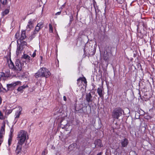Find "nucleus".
<instances>
[{
    "label": "nucleus",
    "mask_w": 155,
    "mask_h": 155,
    "mask_svg": "<svg viewBox=\"0 0 155 155\" xmlns=\"http://www.w3.org/2000/svg\"><path fill=\"white\" fill-rule=\"evenodd\" d=\"M97 93L100 97H103V89L101 87H99L97 89Z\"/></svg>",
    "instance_id": "nucleus-16"
},
{
    "label": "nucleus",
    "mask_w": 155,
    "mask_h": 155,
    "mask_svg": "<svg viewBox=\"0 0 155 155\" xmlns=\"http://www.w3.org/2000/svg\"><path fill=\"white\" fill-rule=\"evenodd\" d=\"M20 83V81H17L15 82L7 84V91L13 90L14 89L15 87Z\"/></svg>",
    "instance_id": "nucleus-7"
},
{
    "label": "nucleus",
    "mask_w": 155,
    "mask_h": 155,
    "mask_svg": "<svg viewBox=\"0 0 155 155\" xmlns=\"http://www.w3.org/2000/svg\"><path fill=\"white\" fill-rule=\"evenodd\" d=\"M6 74H5L6 77L8 78V77L9 75L10 74L9 70H7V71H6Z\"/></svg>",
    "instance_id": "nucleus-30"
},
{
    "label": "nucleus",
    "mask_w": 155,
    "mask_h": 155,
    "mask_svg": "<svg viewBox=\"0 0 155 155\" xmlns=\"http://www.w3.org/2000/svg\"><path fill=\"white\" fill-rule=\"evenodd\" d=\"M24 47H21L20 45H18L16 51V54L18 56L19 54L21 53L23 51Z\"/></svg>",
    "instance_id": "nucleus-12"
},
{
    "label": "nucleus",
    "mask_w": 155,
    "mask_h": 155,
    "mask_svg": "<svg viewBox=\"0 0 155 155\" xmlns=\"http://www.w3.org/2000/svg\"><path fill=\"white\" fill-rule=\"evenodd\" d=\"M94 144H95V147H101L103 146L101 140L100 139H98L95 140L94 142Z\"/></svg>",
    "instance_id": "nucleus-9"
},
{
    "label": "nucleus",
    "mask_w": 155,
    "mask_h": 155,
    "mask_svg": "<svg viewBox=\"0 0 155 155\" xmlns=\"http://www.w3.org/2000/svg\"><path fill=\"white\" fill-rule=\"evenodd\" d=\"M102 58L106 61H107V62H108L109 60V56L107 52L105 53V52H104Z\"/></svg>",
    "instance_id": "nucleus-17"
},
{
    "label": "nucleus",
    "mask_w": 155,
    "mask_h": 155,
    "mask_svg": "<svg viewBox=\"0 0 155 155\" xmlns=\"http://www.w3.org/2000/svg\"><path fill=\"white\" fill-rule=\"evenodd\" d=\"M83 81V78H80L78 79L77 80V84L79 85H80L81 84L82 82Z\"/></svg>",
    "instance_id": "nucleus-23"
},
{
    "label": "nucleus",
    "mask_w": 155,
    "mask_h": 155,
    "mask_svg": "<svg viewBox=\"0 0 155 155\" xmlns=\"http://www.w3.org/2000/svg\"><path fill=\"white\" fill-rule=\"evenodd\" d=\"M121 144L122 147H126L128 144V140L126 138H124L121 140Z\"/></svg>",
    "instance_id": "nucleus-14"
},
{
    "label": "nucleus",
    "mask_w": 155,
    "mask_h": 155,
    "mask_svg": "<svg viewBox=\"0 0 155 155\" xmlns=\"http://www.w3.org/2000/svg\"><path fill=\"white\" fill-rule=\"evenodd\" d=\"M75 109H76V110L78 111L79 113H82V112H83V109H82V108H81V109H80L79 110L78 109V110H76V108Z\"/></svg>",
    "instance_id": "nucleus-34"
},
{
    "label": "nucleus",
    "mask_w": 155,
    "mask_h": 155,
    "mask_svg": "<svg viewBox=\"0 0 155 155\" xmlns=\"http://www.w3.org/2000/svg\"><path fill=\"white\" fill-rule=\"evenodd\" d=\"M2 102V98L0 96V104H1Z\"/></svg>",
    "instance_id": "nucleus-43"
},
{
    "label": "nucleus",
    "mask_w": 155,
    "mask_h": 155,
    "mask_svg": "<svg viewBox=\"0 0 155 155\" xmlns=\"http://www.w3.org/2000/svg\"><path fill=\"white\" fill-rule=\"evenodd\" d=\"M4 119V116L2 113L1 111L0 110V119L3 120Z\"/></svg>",
    "instance_id": "nucleus-29"
},
{
    "label": "nucleus",
    "mask_w": 155,
    "mask_h": 155,
    "mask_svg": "<svg viewBox=\"0 0 155 155\" xmlns=\"http://www.w3.org/2000/svg\"><path fill=\"white\" fill-rule=\"evenodd\" d=\"M103 154V152H101L98 153L97 155H102Z\"/></svg>",
    "instance_id": "nucleus-39"
},
{
    "label": "nucleus",
    "mask_w": 155,
    "mask_h": 155,
    "mask_svg": "<svg viewBox=\"0 0 155 155\" xmlns=\"http://www.w3.org/2000/svg\"><path fill=\"white\" fill-rule=\"evenodd\" d=\"M84 81L85 83H87L86 80L85 78H83L82 81Z\"/></svg>",
    "instance_id": "nucleus-38"
},
{
    "label": "nucleus",
    "mask_w": 155,
    "mask_h": 155,
    "mask_svg": "<svg viewBox=\"0 0 155 155\" xmlns=\"http://www.w3.org/2000/svg\"><path fill=\"white\" fill-rule=\"evenodd\" d=\"M63 121H64V120H61V122H60V124H61V125H63V126H65V124H63L62 123V122Z\"/></svg>",
    "instance_id": "nucleus-40"
},
{
    "label": "nucleus",
    "mask_w": 155,
    "mask_h": 155,
    "mask_svg": "<svg viewBox=\"0 0 155 155\" xmlns=\"http://www.w3.org/2000/svg\"><path fill=\"white\" fill-rule=\"evenodd\" d=\"M123 110L120 107H118L115 108L112 111V117L115 119H118L119 117L122 115Z\"/></svg>",
    "instance_id": "nucleus-4"
},
{
    "label": "nucleus",
    "mask_w": 155,
    "mask_h": 155,
    "mask_svg": "<svg viewBox=\"0 0 155 155\" xmlns=\"http://www.w3.org/2000/svg\"><path fill=\"white\" fill-rule=\"evenodd\" d=\"M20 114L21 111H17L15 114V118H18Z\"/></svg>",
    "instance_id": "nucleus-24"
},
{
    "label": "nucleus",
    "mask_w": 155,
    "mask_h": 155,
    "mask_svg": "<svg viewBox=\"0 0 155 155\" xmlns=\"http://www.w3.org/2000/svg\"><path fill=\"white\" fill-rule=\"evenodd\" d=\"M36 50H35L34 52H33L32 55L31 56H32L34 58L35 57L36 55Z\"/></svg>",
    "instance_id": "nucleus-35"
},
{
    "label": "nucleus",
    "mask_w": 155,
    "mask_h": 155,
    "mask_svg": "<svg viewBox=\"0 0 155 155\" xmlns=\"http://www.w3.org/2000/svg\"><path fill=\"white\" fill-rule=\"evenodd\" d=\"M21 58L25 60L27 62H30L31 61H32L30 56L26 54H23L21 57Z\"/></svg>",
    "instance_id": "nucleus-11"
},
{
    "label": "nucleus",
    "mask_w": 155,
    "mask_h": 155,
    "mask_svg": "<svg viewBox=\"0 0 155 155\" xmlns=\"http://www.w3.org/2000/svg\"><path fill=\"white\" fill-rule=\"evenodd\" d=\"M35 111H33V112H34V113H35Z\"/></svg>",
    "instance_id": "nucleus-48"
},
{
    "label": "nucleus",
    "mask_w": 155,
    "mask_h": 155,
    "mask_svg": "<svg viewBox=\"0 0 155 155\" xmlns=\"http://www.w3.org/2000/svg\"><path fill=\"white\" fill-rule=\"evenodd\" d=\"M24 64H22L19 59H17L14 65L13 63L11 60L10 61V63L9 64V68L14 71H21V70L22 67L23 66Z\"/></svg>",
    "instance_id": "nucleus-3"
},
{
    "label": "nucleus",
    "mask_w": 155,
    "mask_h": 155,
    "mask_svg": "<svg viewBox=\"0 0 155 155\" xmlns=\"http://www.w3.org/2000/svg\"><path fill=\"white\" fill-rule=\"evenodd\" d=\"M86 99L88 103H89L92 101V96L90 93H87L86 94Z\"/></svg>",
    "instance_id": "nucleus-13"
},
{
    "label": "nucleus",
    "mask_w": 155,
    "mask_h": 155,
    "mask_svg": "<svg viewBox=\"0 0 155 155\" xmlns=\"http://www.w3.org/2000/svg\"><path fill=\"white\" fill-rule=\"evenodd\" d=\"M33 21L31 19H30L29 20L28 25L26 26V29L28 31H29L33 27Z\"/></svg>",
    "instance_id": "nucleus-10"
},
{
    "label": "nucleus",
    "mask_w": 155,
    "mask_h": 155,
    "mask_svg": "<svg viewBox=\"0 0 155 155\" xmlns=\"http://www.w3.org/2000/svg\"><path fill=\"white\" fill-rule=\"evenodd\" d=\"M61 11L58 12L55 14V15H60L61 14Z\"/></svg>",
    "instance_id": "nucleus-36"
},
{
    "label": "nucleus",
    "mask_w": 155,
    "mask_h": 155,
    "mask_svg": "<svg viewBox=\"0 0 155 155\" xmlns=\"http://www.w3.org/2000/svg\"><path fill=\"white\" fill-rule=\"evenodd\" d=\"M75 147V145L74 143H72L68 147V150L70 151L73 150Z\"/></svg>",
    "instance_id": "nucleus-22"
},
{
    "label": "nucleus",
    "mask_w": 155,
    "mask_h": 155,
    "mask_svg": "<svg viewBox=\"0 0 155 155\" xmlns=\"http://www.w3.org/2000/svg\"><path fill=\"white\" fill-rule=\"evenodd\" d=\"M23 87H20L17 89V90L18 91H21L23 90Z\"/></svg>",
    "instance_id": "nucleus-33"
},
{
    "label": "nucleus",
    "mask_w": 155,
    "mask_h": 155,
    "mask_svg": "<svg viewBox=\"0 0 155 155\" xmlns=\"http://www.w3.org/2000/svg\"><path fill=\"white\" fill-rule=\"evenodd\" d=\"M5 125L4 124L2 126L0 130V137H3V135L5 134Z\"/></svg>",
    "instance_id": "nucleus-15"
},
{
    "label": "nucleus",
    "mask_w": 155,
    "mask_h": 155,
    "mask_svg": "<svg viewBox=\"0 0 155 155\" xmlns=\"http://www.w3.org/2000/svg\"><path fill=\"white\" fill-rule=\"evenodd\" d=\"M18 142L15 153L16 155H20L22 151V146L25 140L28 139V137L26 131L21 130L18 133L17 137Z\"/></svg>",
    "instance_id": "nucleus-1"
},
{
    "label": "nucleus",
    "mask_w": 155,
    "mask_h": 155,
    "mask_svg": "<svg viewBox=\"0 0 155 155\" xmlns=\"http://www.w3.org/2000/svg\"><path fill=\"white\" fill-rule=\"evenodd\" d=\"M14 131L13 128H11L10 130V134L9 136V138L8 141V143L9 146L11 144L12 141V138L13 137L12 134Z\"/></svg>",
    "instance_id": "nucleus-8"
},
{
    "label": "nucleus",
    "mask_w": 155,
    "mask_h": 155,
    "mask_svg": "<svg viewBox=\"0 0 155 155\" xmlns=\"http://www.w3.org/2000/svg\"><path fill=\"white\" fill-rule=\"evenodd\" d=\"M12 110L11 109H9V110H6V113L7 114H9L12 112Z\"/></svg>",
    "instance_id": "nucleus-28"
},
{
    "label": "nucleus",
    "mask_w": 155,
    "mask_h": 155,
    "mask_svg": "<svg viewBox=\"0 0 155 155\" xmlns=\"http://www.w3.org/2000/svg\"><path fill=\"white\" fill-rule=\"evenodd\" d=\"M9 10L6 9L2 13V16L4 17L5 15L8 14L9 12Z\"/></svg>",
    "instance_id": "nucleus-21"
},
{
    "label": "nucleus",
    "mask_w": 155,
    "mask_h": 155,
    "mask_svg": "<svg viewBox=\"0 0 155 155\" xmlns=\"http://www.w3.org/2000/svg\"><path fill=\"white\" fill-rule=\"evenodd\" d=\"M63 99L65 101H66L67 100L66 97L65 96H64L63 97Z\"/></svg>",
    "instance_id": "nucleus-41"
},
{
    "label": "nucleus",
    "mask_w": 155,
    "mask_h": 155,
    "mask_svg": "<svg viewBox=\"0 0 155 155\" xmlns=\"http://www.w3.org/2000/svg\"><path fill=\"white\" fill-rule=\"evenodd\" d=\"M6 78L5 74L3 72L0 73V81H4Z\"/></svg>",
    "instance_id": "nucleus-19"
},
{
    "label": "nucleus",
    "mask_w": 155,
    "mask_h": 155,
    "mask_svg": "<svg viewBox=\"0 0 155 155\" xmlns=\"http://www.w3.org/2000/svg\"><path fill=\"white\" fill-rule=\"evenodd\" d=\"M25 31H21V36L20 37V34L19 32H17L15 35V37L16 39H18L17 40V43L18 44L19 41H21V40H24L26 37L25 35Z\"/></svg>",
    "instance_id": "nucleus-5"
},
{
    "label": "nucleus",
    "mask_w": 155,
    "mask_h": 155,
    "mask_svg": "<svg viewBox=\"0 0 155 155\" xmlns=\"http://www.w3.org/2000/svg\"><path fill=\"white\" fill-rule=\"evenodd\" d=\"M21 87H23V89L25 88L26 87V86L24 85H23L22 86H21Z\"/></svg>",
    "instance_id": "nucleus-42"
},
{
    "label": "nucleus",
    "mask_w": 155,
    "mask_h": 155,
    "mask_svg": "<svg viewBox=\"0 0 155 155\" xmlns=\"http://www.w3.org/2000/svg\"><path fill=\"white\" fill-rule=\"evenodd\" d=\"M23 40H21V41H19V43L18 45H20L21 47H23L25 46H26L27 45V43L26 42L23 41Z\"/></svg>",
    "instance_id": "nucleus-20"
},
{
    "label": "nucleus",
    "mask_w": 155,
    "mask_h": 155,
    "mask_svg": "<svg viewBox=\"0 0 155 155\" xmlns=\"http://www.w3.org/2000/svg\"><path fill=\"white\" fill-rule=\"evenodd\" d=\"M49 31L50 32H53V27L52 25L51 24H49Z\"/></svg>",
    "instance_id": "nucleus-26"
},
{
    "label": "nucleus",
    "mask_w": 155,
    "mask_h": 155,
    "mask_svg": "<svg viewBox=\"0 0 155 155\" xmlns=\"http://www.w3.org/2000/svg\"><path fill=\"white\" fill-rule=\"evenodd\" d=\"M41 59L42 60L43 58V57L42 56H40Z\"/></svg>",
    "instance_id": "nucleus-47"
},
{
    "label": "nucleus",
    "mask_w": 155,
    "mask_h": 155,
    "mask_svg": "<svg viewBox=\"0 0 155 155\" xmlns=\"http://www.w3.org/2000/svg\"><path fill=\"white\" fill-rule=\"evenodd\" d=\"M94 8L95 9V13H96H96H97V11L98 12L99 10L98 8V7L97 6L96 7H95V5H94Z\"/></svg>",
    "instance_id": "nucleus-32"
},
{
    "label": "nucleus",
    "mask_w": 155,
    "mask_h": 155,
    "mask_svg": "<svg viewBox=\"0 0 155 155\" xmlns=\"http://www.w3.org/2000/svg\"><path fill=\"white\" fill-rule=\"evenodd\" d=\"M50 75V72L47 68L45 67H42L38 70V72L35 74L34 76L36 78L39 77L47 78Z\"/></svg>",
    "instance_id": "nucleus-2"
},
{
    "label": "nucleus",
    "mask_w": 155,
    "mask_h": 155,
    "mask_svg": "<svg viewBox=\"0 0 155 155\" xmlns=\"http://www.w3.org/2000/svg\"><path fill=\"white\" fill-rule=\"evenodd\" d=\"M117 2L120 4H122L125 1V0H117Z\"/></svg>",
    "instance_id": "nucleus-31"
},
{
    "label": "nucleus",
    "mask_w": 155,
    "mask_h": 155,
    "mask_svg": "<svg viewBox=\"0 0 155 155\" xmlns=\"http://www.w3.org/2000/svg\"><path fill=\"white\" fill-rule=\"evenodd\" d=\"M41 155H45V151H44L42 152Z\"/></svg>",
    "instance_id": "nucleus-44"
},
{
    "label": "nucleus",
    "mask_w": 155,
    "mask_h": 155,
    "mask_svg": "<svg viewBox=\"0 0 155 155\" xmlns=\"http://www.w3.org/2000/svg\"><path fill=\"white\" fill-rule=\"evenodd\" d=\"M86 47L88 48L87 49V51H88V53L90 55H93L95 54V50L94 47H93L92 45H90L88 46L87 45L86 46L85 49H86Z\"/></svg>",
    "instance_id": "nucleus-6"
},
{
    "label": "nucleus",
    "mask_w": 155,
    "mask_h": 155,
    "mask_svg": "<svg viewBox=\"0 0 155 155\" xmlns=\"http://www.w3.org/2000/svg\"><path fill=\"white\" fill-rule=\"evenodd\" d=\"M41 28L36 26L35 28V31L33 32V34L31 35L32 38H34L35 36V34H37L39 31L41 29Z\"/></svg>",
    "instance_id": "nucleus-18"
},
{
    "label": "nucleus",
    "mask_w": 155,
    "mask_h": 155,
    "mask_svg": "<svg viewBox=\"0 0 155 155\" xmlns=\"http://www.w3.org/2000/svg\"><path fill=\"white\" fill-rule=\"evenodd\" d=\"M64 6H65V4H64L63 5L61 6V9L63 8V7H64Z\"/></svg>",
    "instance_id": "nucleus-45"
},
{
    "label": "nucleus",
    "mask_w": 155,
    "mask_h": 155,
    "mask_svg": "<svg viewBox=\"0 0 155 155\" xmlns=\"http://www.w3.org/2000/svg\"><path fill=\"white\" fill-rule=\"evenodd\" d=\"M2 91L1 87L0 86V92H1Z\"/></svg>",
    "instance_id": "nucleus-46"
},
{
    "label": "nucleus",
    "mask_w": 155,
    "mask_h": 155,
    "mask_svg": "<svg viewBox=\"0 0 155 155\" xmlns=\"http://www.w3.org/2000/svg\"><path fill=\"white\" fill-rule=\"evenodd\" d=\"M43 24L42 22H40L38 23L37 26L39 27L40 28H41L43 27Z\"/></svg>",
    "instance_id": "nucleus-25"
},
{
    "label": "nucleus",
    "mask_w": 155,
    "mask_h": 155,
    "mask_svg": "<svg viewBox=\"0 0 155 155\" xmlns=\"http://www.w3.org/2000/svg\"><path fill=\"white\" fill-rule=\"evenodd\" d=\"M0 2L3 5H5L7 2V0H0Z\"/></svg>",
    "instance_id": "nucleus-27"
},
{
    "label": "nucleus",
    "mask_w": 155,
    "mask_h": 155,
    "mask_svg": "<svg viewBox=\"0 0 155 155\" xmlns=\"http://www.w3.org/2000/svg\"><path fill=\"white\" fill-rule=\"evenodd\" d=\"M72 20H73V17H71L70 18V22L69 23V24H70V25L71 24V22L72 21Z\"/></svg>",
    "instance_id": "nucleus-37"
}]
</instances>
